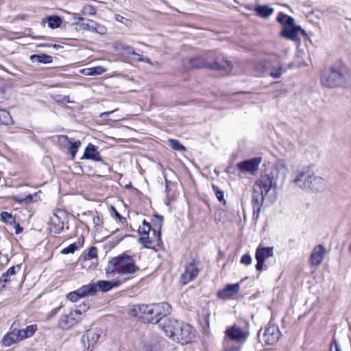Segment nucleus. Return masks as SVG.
<instances>
[{
  "instance_id": "47",
  "label": "nucleus",
  "mask_w": 351,
  "mask_h": 351,
  "mask_svg": "<svg viewBox=\"0 0 351 351\" xmlns=\"http://www.w3.org/2000/svg\"><path fill=\"white\" fill-rule=\"evenodd\" d=\"M266 195L265 193L261 191V189L258 185H254L253 188V197H257V198H265Z\"/></svg>"
},
{
  "instance_id": "23",
  "label": "nucleus",
  "mask_w": 351,
  "mask_h": 351,
  "mask_svg": "<svg viewBox=\"0 0 351 351\" xmlns=\"http://www.w3.org/2000/svg\"><path fill=\"white\" fill-rule=\"evenodd\" d=\"M75 19H77L82 22L78 24L80 27L84 30L90 31L92 32H97L99 34H102V32L97 30V23L90 19H84L82 17H75Z\"/></svg>"
},
{
  "instance_id": "17",
  "label": "nucleus",
  "mask_w": 351,
  "mask_h": 351,
  "mask_svg": "<svg viewBox=\"0 0 351 351\" xmlns=\"http://www.w3.org/2000/svg\"><path fill=\"white\" fill-rule=\"evenodd\" d=\"M326 250L322 245L315 246L310 256L311 264L313 266H319L322 263Z\"/></svg>"
},
{
  "instance_id": "41",
  "label": "nucleus",
  "mask_w": 351,
  "mask_h": 351,
  "mask_svg": "<svg viewBox=\"0 0 351 351\" xmlns=\"http://www.w3.org/2000/svg\"><path fill=\"white\" fill-rule=\"evenodd\" d=\"M97 250L95 247H90L88 252L84 255V259L85 261H89L93 258H97Z\"/></svg>"
},
{
  "instance_id": "58",
  "label": "nucleus",
  "mask_w": 351,
  "mask_h": 351,
  "mask_svg": "<svg viewBox=\"0 0 351 351\" xmlns=\"http://www.w3.org/2000/svg\"><path fill=\"white\" fill-rule=\"evenodd\" d=\"M23 231V228L20 226L19 223L15 226V233L19 234Z\"/></svg>"
},
{
  "instance_id": "61",
  "label": "nucleus",
  "mask_w": 351,
  "mask_h": 351,
  "mask_svg": "<svg viewBox=\"0 0 351 351\" xmlns=\"http://www.w3.org/2000/svg\"><path fill=\"white\" fill-rule=\"evenodd\" d=\"M97 30L102 32L101 34H104V32H105L104 27L103 26H101L98 23H97Z\"/></svg>"
},
{
  "instance_id": "22",
  "label": "nucleus",
  "mask_w": 351,
  "mask_h": 351,
  "mask_svg": "<svg viewBox=\"0 0 351 351\" xmlns=\"http://www.w3.org/2000/svg\"><path fill=\"white\" fill-rule=\"evenodd\" d=\"M114 48L116 51L119 52L124 57L128 58L130 56L135 54V49L132 46L122 42L114 43Z\"/></svg>"
},
{
  "instance_id": "39",
  "label": "nucleus",
  "mask_w": 351,
  "mask_h": 351,
  "mask_svg": "<svg viewBox=\"0 0 351 351\" xmlns=\"http://www.w3.org/2000/svg\"><path fill=\"white\" fill-rule=\"evenodd\" d=\"M213 191L215 193V195L217 198V199L221 202L223 205L226 204V201L224 199V192L223 191L221 190L218 186L215 185H213Z\"/></svg>"
},
{
  "instance_id": "10",
  "label": "nucleus",
  "mask_w": 351,
  "mask_h": 351,
  "mask_svg": "<svg viewBox=\"0 0 351 351\" xmlns=\"http://www.w3.org/2000/svg\"><path fill=\"white\" fill-rule=\"evenodd\" d=\"M280 336V332L278 327L276 325H269L265 328L260 341H264L267 345H274L278 342Z\"/></svg>"
},
{
  "instance_id": "63",
  "label": "nucleus",
  "mask_w": 351,
  "mask_h": 351,
  "mask_svg": "<svg viewBox=\"0 0 351 351\" xmlns=\"http://www.w3.org/2000/svg\"><path fill=\"white\" fill-rule=\"evenodd\" d=\"M144 351H154V350H153L152 348H151L149 346H145L144 348Z\"/></svg>"
},
{
  "instance_id": "27",
  "label": "nucleus",
  "mask_w": 351,
  "mask_h": 351,
  "mask_svg": "<svg viewBox=\"0 0 351 351\" xmlns=\"http://www.w3.org/2000/svg\"><path fill=\"white\" fill-rule=\"evenodd\" d=\"M60 140H64V141H67L70 144V147H69V151L72 158H73L78 150V148L81 145V142L80 141H77L75 142H71L70 139L66 136H61L60 137Z\"/></svg>"
},
{
  "instance_id": "64",
  "label": "nucleus",
  "mask_w": 351,
  "mask_h": 351,
  "mask_svg": "<svg viewBox=\"0 0 351 351\" xmlns=\"http://www.w3.org/2000/svg\"><path fill=\"white\" fill-rule=\"evenodd\" d=\"M154 220L156 221H155V223L158 225V221L156 220V217H155V219H152V221H154Z\"/></svg>"
},
{
  "instance_id": "56",
  "label": "nucleus",
  "mask_w": 351,
  "mask_h": 351,
  "mask_svg": "<svg viewBox=\"0 0 351 351\" xmlns=\"http://www.w3.org/2000/svg\"><path fill=\"white\" fill-rule=\"evenodd\" d=\"M257 261V264L256 265V269L258 271H261L263 269L264 265V261H263L262 258Z\"/></svg>"
},
{
  "instance_id": "36",
  "label": "nucleus",
  "mask_w": 351,
  "mask_h": 351,
  "mask_svg": "<svg viewBox=\"0 0 351 351\" xmlns=\"http://www.w3.org/2000/svg\"><path fill=\"white\" fill-rule=\"evenodd\" d=\"M86 335L88 336V346H87L88 349L90 348V346H93L98 339H99L100 335L92 330H88L85 332Z\"/></svg>"
},
{
  "instance_id": "2",
  "label": "nucleus",
  "mask_w": 351,
  "mask_h": 351,
  "mask_svg": "<svg viewBox=\"0 0 351 351\" xmlns=\"http://www.w3.org/2000/svg\"><path fill=\"white\" fill-rule=\"evenodd\" d=\"M138 270L139 268L136 265L133 258L126 254H122L108 261L106 272L108 276L114 275L115 273L128 275L135 274Z\"/></svg>"
},
{
  "instance_id": "34",
  "label": "nucleus",
  "mask_w": 351,
  "mask_h": 351,
  "mask_svg": "<svg viewBox=\"0 0 351 351\" xmlns=\"http://www.w3.org/2000/svg\"><path fill=\"white\" fill-rule=\"evenodd\" d=\"M46 20L48 23V26L51 29L58 28L62 23V19L58 16H49ZM45 23V19L43 20V23Z\"/></svg>"
},
{
  "instance_id": "54",
  "label": "nucleus",
  "mask_w": 351,
  "mask_h": 351,
  "mask_svg": "<svg viewBox=\"0 0 351 351\" xmlns=\"http://www.w3.org/2000/svg\"><path fill=\"white\" fill-rule=\"evenodd\" d=\"M112 210H113L115 217L120 221V222H121L122 223L126 222V219L122 217L113 206H112Z\"/></svg>"
},
{
  "instance_id": "20",
  "label": "nucleus",
  "mask_w": 351,
  "mask_h": 351,
  "mask_svg": "<svg viewBox=\"0 0 351 351\" xmlns=\"http://www.w3.org/2000/svg\"><path fill=\"white\" fill-rule=\"evenodd\" d=\"M19 329L12 328L11 327V331L6 334L2 339V344L4 346H10L11 345L18 343L22 341L20 336Z\"/></svg>"
},
{
  "instance_id": "42",
  "label": "nucleus",
  "mask_w": 351,
  "mask_h": 351,
  "mask_svg": "<svg viewBox=\"0 0 351 351\" xmlns=\"http://www.w3.org/2000/svg\"><path fill=\"white\" fill-rule=\"evenodd\" d=\"M134 56L133 60H136L138 62H146L147 64H149L150 65H153L152 62L149 58L144 57L142 54L139 53L138 52H136L135 51V54H133Z\"/></svg>"
},
{
  "instance_id": "31",
  "label": "nucleus",
  "mask_w": 351,
  "mask_h": 351,
  "mask_svg": "<svg viewBox=\"0 0 351 351\" xmlns=\"http://www.w3.org/2000/svg\"><path fill=\"white\" fill-rule=\"evenodd\" d=\"M16 274L15 267H10L5 272H4L0 278V290L5 287L6 283L10 281L8 277Z\"/></svg>"
},
{
  "instance_id": "16",
  "label": "nucleus",
  "mask_w": 351,
  "mask_h": 351,
  "mask_svg": "<svg viewBox=\"0 0 351 351\" xmlns=\"http://www.w3.org/2000/svg\"><path fill=\"white\" fill-rule=\"evenodd\" d=\"M326 186V180L321 176H316L313 171L307 189L316 192L322 191Z\"/></svg>"
},
{
  "instance_id": "29",
  "label": "nucleus",
  "mask_w": 351,
  "mask_h": 351,
  "mask_svg": "<svg viewBox=\"0 0 351 351\" xmlns=\"http://www.w3.org/2000/svg\"><path fill=\"white\" fill-rule=\"evenodd\" d=\"M97 288L98 287L102 291H108L112 287H117L119 285L118 281H107V280H99L97 283Z\"/></svg>"
},
{
  "instance_id": "14",
  "label": "nucleus",
  "mask_w": 351,
  "mask_h": 351,
  "mask_svg": "<svg viewBox=\"0 0 351 351\" xmlns=\"http://www.w3.org/2000/svg\"><path fill=\"white\" fill-rule=\"evenodd\" d=\"M199 271V269L195 261H193L189 265H186L185 267V271L181 276L182 282L184 284H186L195 279L198 275Z\"/></svg>"
},
{
  "instance_id": "43",
  "label": "nucleus",
  "mask_w": 351,
  "mask_h": 351,
  "mask_svg": "<svg viewBox=\"0 0 351 351\" xmlns=\"http://www.w3.org/2000/svg\"><path fill=\"white\" fill-rule=\"evenodd\" d=\"M151 230V226L149 223H147L145 220L143 221L142 226L139 227L138 232L141 235L143 234H149V232Z\"/></svg>"
},
{
  "instance_id": "8",
  "label": "nucleus",
  "mask_w": 351,
  "mask_h": 351,
  "mask_svg": "<svg viewBox=\"0 0 351 351\" xmlns=\"http://www.w3.org/2000/svg\"><path fill=\"white\" fill-rule=\"evenodd\" d=\"M181 326L178 333L176 334V341L182 345L191 343L195 337V330L184 322Z\"/></svg>"
},
{
  "instance_id": "26",
  "label": "nucleus",
  "mask_w": 351,
  "mask_h": 351,
  "mask_svg": "<svg viewBox=\"0 0 351 351\" xmlns=\"http://www.w3.org/2000/svg\"><path fill=\"white\" fill-rule=\"evenodd\" d=\"M276 21L282 25V28L291 27L294 25L293 18L286 14H284L283 12L278 13Z\"/></svg>"
},
{
  "instance_id": "37",
  "label": "nucleus",
  "mask_w": 351,
  "mask_h": 351,
  "mask_svg": "<svg viewBox=\"0 0 351 351\" xmlns=\"http://www.w3.org/2000/svg\"><path fill=\"white\" fill-rule=\"evenodd\" d=\"M156 218L158 223V227L157 229H154L153 232L156 236L157 242H158L157 245H159V244L162 243L160 230H161V227H162V217L156 215Z\"/></svg>"
},
{
  "instance_id": "15",
  "label": "nucleus",
  "mask_w": 351,
  "mask_h": 351,
  "mask_svg": "<svg viewBox=\"0 0 351 351\" xmlns=\"http://www.w3.org/2000/svg\"><path fill=\"white\" fill-rule=\"evenodd\" d=\"M240 290V284H228L223 289L217 291V297L220 300H226L232 298L233 295L239 293Z\"/></svg>"
},
{
  "instance_id": "32",
  "label": "nucleus",
  "mask_w": 351,
  "mask_h": 351,
  "mask_svg": "<svg viewBox=\"0 0 351 351\" xmlns=\"http://www.w3.org/2000/svg\"><path fill=\"white\" fill-rule=\"evenodd\" d=\"M37 330V326L35 324L27 326L25 328L19 330L21 339L32 337Z\"/></svg>"
},
{
  "instance_id": "50",
  "label": "nucleus",
  "mask_w": 351,
  "mask_h": 351,
  "mask_svg": "<svg viewBox=\"0 0 351 351\" xmlns=\"http://www.w3.org/2000/svg\"><path fill=\"white\" fill-rule=\"evenodd\" d=\"M252 258L249 254H245L241 257V263L243 265H249L252 263Z\"/></svg>"
},
{
  "instance_id": "60",
  "label": "nucleus",
  "mask_w": 351,
  "mask_h": 351,
  "mask_svg": "<svg viewBox=\"0 0 351 351\" xmlns=\"http://www.w3.org/2000/svg\"><path fill=\"white\" fill-rule=\"evenodd\" d=\"M240 349H241L240 347L234 346V347L226 349L225 351H240Z\"/></svg>"
},
{
  "instance_id": "49",
  "label": "nucleus",
  "mask_w": 351,
  "mask_h": 351,
  "mask_svg": "<svg viewBox=\"0 0 351 351\" xmlns=\"http://www.w3.org/2000/svg\"><path fill=\"white\" fill-rule=\"evenodd\" d=\"M10 118V114L5 110H0V124L5 123Z\"/></svg>"
},
{
  "instance_id": "6",
  "label": "nucleus",
  "mask_w": 351,
  "mask_h": 351,
  "mask_svg": "<svg viewBox=\"0 0 351 351\" xmlns=\"http://www.w3.org/2000/svg\"><path fill=\"white\" fill-rule=\"evenodd\" d=\"M256 69H261V73L275 79L280 78L286 71L281 63L278 61L265 60L256 64Z\"/></svg>"
},
{
  "instance_id": "25",
  "label": "nucleus",
  "mask_w": 351,
  "mask_h": 351,
  "mask_svg": "<svg viewBox=\"0 0 351 351\" xmlns=\"http://www.w3.org/2000/svg\"><path fill=\"white\" fill-rule=\"evenodd\" d=\"M273 248L272 247H258L256 250V259H261L263 261L269 257L273 256Z\"/></svg>"
},
{
  "instance_id": "5",
  "label": "nucleus",
  "mask_w": 351,
  "mask_h": 351,
  "mask_svg": "<svg viewBox=\"0 0 351 351\" xmlns=\"http://www.w3.org/2000/svg\"><path fill=\"white\" fill-rule=\"evenodd\" d=\"M80 309L70 311L64 313L58 321V326L62 330H68L76 324L81 319L83 312H86L88 307L84 304Z\"/></svg>"
},
{
  "instance_id": "51",
  "label": "nucleus",
  "mask_w": 351,
  "mask_h": 351,
  "mask_svg": "<svg viewBox=\"0 0 351 351\" xmlns=\"http://www.w3.org/2000/svg\"><path fill=\"white\" fill-rule=\"evenodd\" d=\"M183 324V322H179L177 320V324L175 325V327L173 328V330H172L173 335L172 337H169V338L173 339V340H176V334L178 333L180 330V328H181V324Z\"/></svg>"
},
{
  "instance_id": "1",
  "label": "nucleus",
  "mask_w": 351,
  "mask_h": 351,
  "mask_svg": "<svg viewBox=\"0 0 351 351\" xmlns=\"http://www.w3.org/2000/svg\"><path fill=\"white\" fill-rule=\"evenodd\" d=\"M349 77V69L341 61L323 71L321 82L324 86L333 88L344 85Z\"/></svg>"
},
{
  "instance_id": "4",
  "label": "nucleus",
  "mask_w": 351,
  "mask_h": 351,
  "mask_svg": "<svg viewBox=\"0 0 351 351\" xmlns=\"http://www.w3.org/2000/svg\"><path fill=\"white\" fill-rule=\"evenodd\" d=\"M185 64H188L191 69L207 67L214 70L222 71L227 74L230 73L232 70V64L230 61L219 58L211 62L205 57H194L186 59Z\"/></svg>"
},
{
  "instance_id": "9",
  "label": "nucleus",
  "mask_w": 351,
  "mask_h": 351,
  "mask_svg": "<svg viewBox=\"0 0 351 351\" xmlns=\"http://www.w3.org/2000/svg\"><path fill=\"white\" fill-rule=\"evenodd\" d=\"M65 217V213L61 209H57L50 218L51 232L55 234L60 233L64 229V219Z\"/></svg>"
},
{
  "instance_id": "44",
  "label": "nucleus",
  "mask_w": 351,
  "mask_h": 351,
  "mask_svg": "<svg viewBox=\"0 0 351 351\" xmlns=\"http://www.w3.org/2000/svg\"><path fill=\"white\" fill-rule=\"evenodd\" d=\"M2 220L7 223H12L14 221V217L8 212H2L1 213Z\"/></svg>"
},
{
  "instance_id": "18",
  "label": "nucleus",
  "mask_w": 351,
  "mask_h": 351,
  "mask_svg": "<svg viewBox=\"0 0 351 351\" xmlns=\"http://www.w3.org/2000/svg\"><path fill=\"white\" fill-rule=\"evenodd\" d=\"M158 324L167 337H172V330H173L175 325L177 324V320L171 319L168 317L167 315H165Z\"/></svg>"
},
{
  "instance_id": "21",
  "label": "nucleus",
  "mask_w": 351,
  "mask_h": 351,
  "mask_svg": "<svg viewBox=\"0 0 351 351\" xmlns=\"http://www.w3.org/2000/svg\"><path fill=\"white\" fill-rule=\"evenodd\" d=\"M82 159H88L96 162H104L96 146L90 143L85 148Z\"/></svg>"
},
{
  "instance_id": "33",
  "label": "nucleus",
  "mask_w": 351,
  "mask_h": 351,
  "mask_svg": "<svg viewBox=\"0 0 351 351\" xmlns=\"http://www.w3.org/2000/svg\"><path fill=\"white\" fill-rule=\"evenodd\" d=\"M106 71V69L101 66H97L85 69H84L83 73L86 75H98L103 74Z\"/></svg>"
},
{
  "instance_id": "40",
  "label": "nucleus",
  "mask_w": 351,
  "mask_h": 351,
  "mask_svg": "<svg viewBox=\"0 0 351 351\" xmlns=\"http://www.w3.org/2000/svg\"><path fill=\"white\" fill-rule=\"evenodd\" d=\"M169 145L173 150L183 152L185 151V147L178 140L169 138Z\"/></svg>"
},
{
  "instance_id": "59",
  "label": "nucleus",
  "mask_w": 351,
  "mask_h": 351,
  "mask_svg": "<svg viewBox=\"0 0 351 351\" xmlns=\"http://www.w3.org/2000/svg\"><path fill=\"white\" fill-rule=\"evenodd\" d=\"M42 46H45V47H52L53 49H58L60 48H62V47L60 46V45H49V44H45V45H43Z\"/></svg>"
},
{
  "instance_id": "48",
  "label": "nucleus",
  "mask_w": 351,
  "mask_h": 351,
  "mask_svg": "<svg viewBox=\"0 0 351 351\" xmlns=\"http://www.w3.org/2000/svg\"><path fill=\"white\" fill-rule=\"evenodd\" d=\"M139 305L134 306L132 309L130 310L129 314L133 317H138L140 319H142L141 313H140V310L138 309Z\"/></svg>"
},
{
  "instance_id": "62",
  "label": "nucleus",
  "mask_w": 351,
  "mask_h": 351,
  "mask_svg": "<svg viewBox=\"0 0 351 351\" xmlns=\"http://www.w3.org/2000/svg\"><path fill=\"white\" fill-rule=\"evenodd\" d=\"M334 344H335V351H341L339 346L337 344L336 341H334Z\"/></svg>"
},
{
  "instance_id": "45",
  "label": "nucleus",
  "mask_w": 351,
  "mask_h": 351,
  "mask_svg": "<svg viewBox=\"0 0 351 351\" xmlns=\"http://www.w3.org/2000/svg\"><path fill=\"white\" fill-rule=\"evenodd\" d=\"M77 249V245L76 243H72L68 245L67 247L63 248L61 250V254H68L70 253H73Z\"/></svg>"
},
{
  "instance_id": "28",
  "label": "nucleus",
  "mask_w": 351,
  "mask_h": 351,
  "mask_svg": "<svg viewBox=\"0 0 351 351\" xmlns=\"http://www.w3.org/2000/svg\"><path fill=\"white\" fill-rule=\"evenodd\" d=\"M32 62L49 64L52 62V57L45 53L34 54L30 56Z\"/></svg>"
},
{
  "instance_id": "55",
  "label": "nucleus",
  "mask_w": 351,
  "mask_h": 351,
  "mask_svg": "<svg viewBox=\"0 0 351 351\" xmlns=\"http://www.w3.org/2000/svg\"><path fill=\"white\" fill-rule=\"evenodd\" d=\"M117 109H115L114 110H112V111H108V112H102L99 114V117L101 119H102L104 121H108V120H110V119H108V116L114 112L115 111H117Z\"/></svg>"
},
{
  "instance_id": "46",
  "label": "nucleus",
  "mask_w": 351,
  "mask_h": 351,
  "mask_svg": "<svg viewBox=\"0 0 351 351\" xmlns=\"http://www.w3.org/2000/svg\"><path fill=\"white\" fill-rule=\"evenodd\" d=\"M66 298L70 301L75 302H77L80 298H82L80 294H78V290L71 291L66 295Z\"/></svg>"
},
{
  "instance_id": "7",
  "label": "nucleus",
  "mask_w": 351,
  "mask_h": 351,
  "mask_svg": "<svg viewBox=\"0 0 351 351\" xmlns=\"http://www.w3.org/2000/svg\"><path fill=\"white\" fill-rule=\"evenodd\" d=\"M313 171L308 167H302L294 173L293 183L302 189H307Z\"/></svg>"
},
{
  "instance_id": "19",
  "label": "nucleus",
  "mask_w": 351,
  "mask_h": 351,
  "mask_svg": "<svg viewBox=\"0 0 351 351\" xmlns=\"http://www.w3.org/2000/svg\"><path fill=\"white\" fill-rule=\"evenodd\" d=\"M254 185L259 186L265 195H267L271 188L276 186V182L269 175H264L256 181Z\"/></svg>"
},
{
  "instance_id": "24",
  "label": "nucleus",
  "mask_w": 351,
  "mask_h": 351,
  "mask_svg": "<svg viewBox=\"0 0 351 351\" xmlns=\"http://www.w3.org/2000/svg\"><path fill=\"white\" fill-rule=\"evenodd\" d=\"M77 290L78 294H80L82 298L94 295L97 291V285L95 283H90L88 285H83L77 289Z\"/></svg>"
},
{
  "instance_id": "3",
  "label": "nucleus",
  "mask_w": 351,
  "mask_h": 351,
  "mask_svg": "<svg viewBox=\"0 0 351 351\" xmlns=\"http://www.w3.org/2000/svg\"><path fill=\"white\" fill-rule=\"evenodd\" d=\"M138 309L142 315V319L144 322L151 324H158L162 317L170 313L171 307L167 302L158 304H141Z\"/></svg>"
},
{
  "instance_id": "57",
  "label": "nucleus",
  "mask_w": 351,
  "mask_h": 351,
  "mask_svg": "<svg viewBox=\"0 0 351 351\" xmlns=\"http://www.w3.org/2000/svg\"><path fill=\"white\" fill-rule=\"evenodd\" d=\"M60 307L56 308L55 309H53L48 315V318L52 317L54 316L57 312L60 310Z\"/></svg>"
},
{
  "instance_id": "38",
  "label": "nucleus",
  "mask_w": 351,
  "mask_h": 351,
  "mask_svg": "<svg viewBox=\"0 0 351 351\" xmlns=\"http://www.w3.org/2000/svg\"><path fill=\"white\" fill-rule=\"evenodd\" d=\"M138 243L145 248H154L153 241L149 239V234H143L138 239Z\"/></svg>"
},
{
  "instance_id": "11",
  "label": "nucleus",
  "mask_w": 351,
  "mask_h": 351,
  "mask_svg": "<svg viewBox=\"0 0 351 351\" xmlns=\"http://www.w3.org/2000/svg\"><path fill=\"white\" fill-rule=\"evenodd\" d=\"M300 34L304 35L305 31L302 29L300 26L295 25L282 28L280 32V36L282 37L295 42L300 40Z\"/></svg>"
},
{
  "instance_id": "53",
  "label": "nucleus",
  "mask_w": 351,
  "mask_h": 351,
  "mask_svg": "<svg viewBox=\"0 0 351 351\" xmlns=\"http://www.w3.org/2000/svg\"><path fill=\"white\" fill-rule=\"evenodd\" d=\"M81 343L84 349L88 350L87 347V346H88V336H87L85 332L81 337Z\"/></svg>"
},
{
  "instance_id": "52",
  "label": "nucleus",
  "mask_w": 351,
  "mask_h": 351,
  "mask_svg": "<svg viewBox=\"0 0 351 351\" xmlns=\"http://www.w3.org/2000/svg\"><path fill=\"white\" fill-rule=\"evenodd\" d=\"M93 222L95 225V227L97 229L101 226L103 223L102 219L99 215H95L93 217Z\"/></svg>"
},
{
  "instance_id": "35",
  "label": "nucleus",
  "mask_w": 351,
  "mask_h": 351,
  "mask_svg": "<svg viewBox=\"0 0 351 351\" xmlns=\"http://www.w3.org/2000/svg\"><path fill=\"white\" fill-rule=\"evenodd\" d=\"M257 14L264 18H267L272 14L274 10L268 5H259L256 8Z\"/></svg>"
},
{
  "instance_id": "12",
  "label": "nucleus",
  "mask_w": 351,
  "mask_h": 351,
  "mask_svg": "<svg viewBox=\"0 0 351 351\" xmlns=\"http://www.w3.org/2000/svg\"><path fill=\"white\" fill-rule=\"evenodd\" d=\"M248 335L247 332L244 331L236 325L228 327L226 330V336L236 342L245 341Z\"/></svg>"
},
{
  "instance_id": "13",
  "label": "nucleus",
  "mask_w": 351,
  "mask_h": 351,
  "mask_svg": "<svg viewBox=\"0 0 351 351\" xmlns=\"http://www.w3.org/2000/svg\"><path fill=\"white\" fill-rule=\"evenodd\" d=\"M261 162V158H254L238 163L237 167L242 173L252 174L257 171Z\"/></svg>"
},
{
  "instance_id": "30",
  "label": "nucleus",
  "mask_w": 351,
  "mask_h": 351,
  "mask_svg": "<svg viewBox=\"0 0 351 351\" xmlns=\"http://www.w3.org/2000/svg\"><path fill=\"white\" fill-rule=\"evenodd\" d=\"M265 198H257L252 197V206H253V217L258 219L261 210V206Z\"/></svg>"
}]
</instances>
